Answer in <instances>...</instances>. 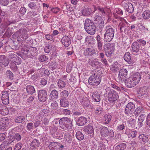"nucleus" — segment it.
Returning a JSON list of instances; mask_svg holds the SVG:
<instances>
[{
	"instance_id": "nucleus-1",
	"label": "nucleus",
	"mask_w": 150,
	"mask_h": 150,
	"mask_svg": "<svg viewBox=\"0 0 150 150\" xmlns=\"http://www.w3.org/2000/svg\"><path fill=\"white\" fill-rule=\"evenodd\" d=\"M92 75L88 79L89 83L93 86H97L101 82L102 72L100 70L94 69L92 71Z\"/></svg>"
},
{
	"instance_id": "nucleus-2",
	"label": "nucleus",
	"mask_w": 150,
	"mask_h": 150,
	"mask_svg": "<svg viewBox=\"0 0 150 150\" xmlns=\"http://www.w3.org/2000/svg\"><path fill=\"white\" fill-rule=\"evenodd\" d=\"M84 28L88 33L91 35H94L96 30L95 25L91 20L88 18L86 20Z\"/></svg>"
},
{
	"instance_id": "nucleus-3",
	"label": "nucleus",
	"mask_w": 150,
	"mask_h": 150,
	"mask_svg": "<svg viewBox=\"0 0 150 150\" xmlns=\"http://www.w3.org/2000/svg\"><path fill=\"white\" fill-rule=\"evenodd\" d=\"M105 90L107 93L108 100L110 103H114L118 98V94L114 90L108 87Z\"/></svg>"
},
{
	"instance_id": "nucleus-4",
	"label": "nucleus",
	"mask_w": 150,
	"mask_h": 150,
	"mask_svg": "<svg viewBox=\"0 0 150 150\" xmlns=\"http://www.w3.org/2000/svg\"><path fill=\"white\" fill-rule=\"evenodd\" d=\"M59 122L60 127L64 129H71L72 127L71 121L67 117L61 118L59 120Z\"/></svg>"
},
{
	"instance_id": "nucleus-5",
	"label": "nucleus",
	"mask_w": 150,
	"mask_h": 150,
	"mask_svg": "<svg viewBox=\"0 0 150 150\" xmlns=\"http://www.w3.org/2000/svg\"><path fill=\"white\" fill-rule=\"evenodd\" d=\"M115 30L111 26L106 27V30L104 35V41L110 42L113 39L114 36Z\"/></svg>"
},
{
	"instance_id": "nucleus-6",
	"label": "nucleus",
	"mask_w": 150,
	"mask_h": 150,
	"mask_svg": "<svg viewBox=\"0 0 150 150\" xmlns=\"http://www.w3.org/2000/svg\"><path fill=\"white\" fill-rule=\"evenodd\" d=\"M15 35L18 36L17 40L18 41H25L28 37L26 30L24 29H19L15 33Z\"/></svg>"
},
{
	"instance_id": "nucleus-7",
	"label": "nucleus",
	"mask_w": 150,
	"mask_h": 150,
	"mask_svg": "<svg viewBox=\"0 0 150 150\" xmlns=\"http://www.w3.org/2000/svg\"><path fill=\"white\" fill-rule=\"evenodd\" d=\"M104 48L106 56L108 57L111 56L114 50V46L109 43L107 44L104 45Z\"/></svg>"
},
{
	"instance_id": "nucleus-8",
	"label": "nucleus",
	"mask_w": 150,
	"mask_h": 150,
	"mask_svg": "<svg viewBox=\"0 0 150 150\" xmlns=\"http://www.w3.org/2000/svg\"><path fill=\"white\" fill-rule=\"evenodd\" d=\"M128 71L125 69H120L119 73L117 79L119 81H125L128 77Z\"/></svg>"
},
{
	"instance_id": "nucleus-9",
	"label": "nucleus",
	"mask_w": 150,
	"mask_h": 150,
	"mask_svg": "<svg viewBox=\"0 0 150 150\" xmlns=\"http://www.w3.org/2000/svg\"><path fill=\"white\" fill-rule=\"evenodd\" d=\"M38 99L41 102L45 101L47 97V91L44 89L38 91Z\"/></svg>"
},
{
	"instance_id": "nucleus-10",
	"label": "nucleus",
	"mask_w": 150,
	"mask_h": 150,
	"mask_svg": "<svg viewBox=\"0 0 150 150\" xmlns=\"http://www.w3.org/2000/svg\"><path fill=\"white\" fill-rule=\"evenodd\" d=\"M135 108L134 104L132 102L129 103L126 105L125 110V113L127 115L132 114V111Z\"/></svg>"
},
{
	"instance_id": "nucleus-11",
	"label": "nucleus",
	"mask_w": 150,
	"mask_h": 150,
	"mask_svg": "<svg viewBox=\"0 0 150 150\" xmlns=\"http://www.w3.org/2000/svg\"><path fill=\"white\" fill-rule=\"evenodd\" d=\"M49 147L51 150H61L64 146L58 142H51Z\"/></svg>"
},
{
	"instance_id": "nucleus-12",
	"label": "nucleus",
	"mask_w": 150,
	"mask_h": 150,
	"mask_svg": "<svg viewBox=\"0 0 150 150\" xmlns=\"http://www.w3.org/2000/svg\"><path fill=\"white\" fill-rule=\"evenodd\" d=\"M9 91H3L2 92L1 100L3 103L6 105L9 103Z\"/></svg>"
},
{
	"instance_id": "nucleus-13",
	"label": "nucleus",
	"mask_w": 150,
	"mask_h": 150,
	"mask_svg": "<svg viewBox=\"0 0 150 150\" xmlns=\"http://www.w3.org/2000/svg\"><path fill=\"white\" fill-rule=\"evenodd\" d=\"M132 52L138 55L141 54L139 44L137 42H134L132 43Z\"/></svg>"
},
{
	"instance_id": "nucleus-14",
	"label": "nucleus",
	"mask_w": 150,
	"mask_h": 150,
	"mask_svg": "<svg viewBox=\"0 0 150 150\" xmlns=\"http://www.w3.org/2000/svg\"><path fill=\"white\" fill-rule=\"evenodd\" d=\"M137 94L139 97H142V98L146 97L147 94V92L145 88L141 87L138 89Z\"/></svg>"
},
{
	"instance_id": "nucleus-15",
	"label": "nucleus",
	"mask_w": 150,
	"mask_h": 150,
	"mask_svg": "<svg viewBox=\"0 0 150 150\" xmlns=\"http://www.w3.org/2000/svg\"><path fill=\"white\" fill-rule=\"evenodd\" d=\"M9 63V59L4 55H0V63L4 67L8 66Z\"/></svg>"
},
{
	"instance_id": "nucleus-16",
	"label": "nucleus",
	"mask_w": 150,
	"mask_h": 150,
	"mask_svg": "<svg viewBox=\"0 0 150 150\" xmlns=\"http://www.w3.org/2000/svg\"><path fill=\"white\" fill-rule=\"evenodd\" d=\"M123 81L125 82V85L128 88H132L136 85L131 77L126 79L125 81Z\"/></svg>"
},
{
	"instance_id": "nucleus-17",
	"label": "nucleus",
	"mask_w": 150,
	"mask_h": 150,
	"mask_svg": "<svg viewBox=\"0 0 150 150\" xmlns=\"http://www.w3.org/2000/svg\"><path fill=\"white\" fill-rule=\"evenodd\" d=\"M127 23L125 19H122L118 26L121 32H125L127 27Z\"/></svg>"
},
{
	"instance_id": "nucleus-18",
	"label": "nucleus",
	"mask_w": 150,
	"mask_h": 150,
	"mask_svg": "<svg viewBox=\"0 0 150 150\" xmlns=\"http://www.w3.org/2000/svg\"><path fill=\"white\" fill-rule=\"evenodd\" d=\"M95 50L92 48H86L84 51V54L85 56H92L95 55Z\"/></svg>"
},
{
	"instance_id": "nucleus-19",
	"label": "nucleus",
	"mask_w": 150,
	"mask_h": 150,
	"mask_svg": "<svg viewBox=\"0 0 150 150\" xmlns=\"http://www.w3.org/2000/svg\"><path fill=\"white\" fill-rule=\"evenodd\" d=\"M61 42L65 47H68L71 43L70 40L67 36H64L61 39Z\"/></svg>"
},
{
	"instance_id": "nucleus-20",
	"label": "nucleus",
	"mask_w": 150,
	"mask_h": 150,
	"mask_svg": "<svg viewBox=\"0 0 150 150\" xmlns=\"http://www.w3.org/2000/svg\"><path fill=\"white\" fill-rule=\"evenodd\" d=\"M99 129L101 135L103 137H106L108 136L109 130L107 127L101 126L100 127Z\"/></svg>"
},
{
	"instance_id": "nucleus-21",
	"label": "nucleus",
	"mask_w": 150,
	"mask_h": 150,
	"mask_svg": "<svg viewBox=\"0 0 150 150\" xmlns=\"http://www.w3.org/2000/svg\"><path fill=\"white\" fill-rule=\"evenodd\" d=\"M8 122L9 120L7 118H3L2 122L0 124V130L2 131L6 129L8 127Z\"/></svg>"
},
{
	"instance_id": "nucleus-22",
	"label": "nucleus",
	"mask_w": 150,
	"mask_h": 150,
	"mask_svg": "<svg viewBox=\"0 0 150 150\" xmlns=\"http://www.w3.org/2000/svg\"><path fill=\"white\" fill-rule=\"evenodd\" d=\"M87 120L86 118L83 116L79 117L76 121V124L79 126L85 125L87 123Z\"/></svg>"
},
{
	"instance_id": "nucleus-23",
	"label": "nucleus",
	"mask_w": 150,
	"mask_h": 150,
	"mask_svg": "<svg viewBox=\"0 0 150 150\" xmlns=\"http://www.w3.org/2000/svg\"><path fill=\"white\" fill-rule=\"evenodd\" d=\"M80 103L84 107H88L90 104V102L86 97L81 96L80 98Z\"/></svg>"
},
{
	"instance_id": "nucleus-24",
	"label": "nucleus",
	"mask_w": 150,
	"mask_h": 150,
	"mask_svg": "<svg viewBox=\"0 0 150 150\" xmlns=\"http://www.w3.org/2000/svg\"><path fill=\"white\" fill-rule=\"evenodd\" d=\"M101 95L98 92H94L92 94V99L96 102H99L100 100Z\"/></svg>"
},
{
	"instance_id": "nucleus-25",
	"label": "nucleus",
	"mask_w": 150,
	"mask_h": 150,
	"mask_svg": "<svg viewBox=\"0 0 150 150\" xmlns=\"http://www.w3.org/2000/svg\"><path fill=\"white\" fill-rule=\"evenodd\" d=\"M83 130L85 133L88 134L94 133V131L93 126L89 125L85 126Z\"/></svg>"
},
{
	"instance_id": "nucleus-26",
	"label": "nucleus",
	"mask_w": 150,
	"mask_h": 150,
	"mask_svg": "<svg viewBox=\"0 0 150 150\" xmlns=\"http://www.w3.org/2000/svg\"><path fill=\"white\" fill-rule=\"evenodd\" d=\"M116 145L115 144L114 146L115 150H125L127 146L126 144L125 143H120Z\"/></svg>"
},
{
	"instance_id": "nucleus-27",
	"label": "nucleus",
	"mask_w": 150,
	"mask_h": 150,
	"mask_svg": "<svg viewBox=\"0 0 150 150\" xmlns=\"http://www.w3.org/2000/svg\"><path fill=\"white\" fill-rule=\"evenodd\" d=\"M8 145L10 144H13L16 142L15 140L14 137L13 135L8 136L6 138V140L5 141Z\"/></svg>"
},
{
	"instance_id": "nucleus-28",
	"label": "nucleus",
	"mask_w": 150,
	"mask_h": 150,
	"mask_svg": "<svg viewBox=\"0 0 150 150\" xmlns=\"http://www.w3.org/2000/svg\"><path fill=\"white\" fill-rule=\"evenodd\" d=\"M69 105V102L67 99L61 98L60 101V105L62 107L67 108Z\"/></svg>"
},
{
	"instance_id": "nucleus-29",
	"label": "nucleus",
	"mask_w": 150,
	"mask_h": 150,
	"mask_svg": "<svg viewBox=\"0 0 150 150\" xmlns=\"http://www.w3.org/2000/svg\"><path fill=\"white\" fill-rule=\"evenodd\" d=\"M126 10L129 13H132L134 12V8L133 5L130 3H127L125 4V6Z\"/></svg>"
},
{
	"instance_id": "nucleus-30",
	"label": "nucleus",
	"mask_w": 150,
	"mask_h": 150,
	"mask_svg": "<svg viewBox=\"0 0 150 150\" xmlns=\"http://www.w3.org/2000/svg\"><path fill=\"white\" fill-rule=\"evenodd\" d=\"M26 90L27 92L29 94L32 95L35 92L34 87L31 85H28L26 86Z\"/></svg>"
},
{
	"instance_id": "nucleus-31",
	"label": "nucleus",
	"mask_w": 150,
	"mask_h": 150,
	"mask_svg": "<svg viewBox=\"0 0 150 150\" xmlns=\"http://www.w3.org/2000/svg\"><path fill=\"white\" fill-rule=\"evenodd\" d=\"M132 77L136 85L138 83L141 78L140 75L138 73L134 75Z\"/></svg>"
},
{
	"instance_id": "nucleus-32",
	"label": "nucleus",
	"mask_w": 150,
	"mask_h": 150,
	"mask_svg": "<svg viewBox=\"0 0 150 150\" xmlns=\"http://www.w3.org/2000/svg\"><path fill=\"white\" fill-rule=\"evenodd\" d=\"M124 58L125 60L129 64H131L132 63V59H131V55L129 52L125 53L124 56Z\"/></svg>"
},
{
	"instance_id": "nucleus-33",
	"label": "nucleus",
	"mask_w": 150,
	"mask_h": 150,
	"mask_svg": "<svg viewBox=\"0 0 150 150\" xmlns=\"http://www.w3.org/2000/svg\"><path fill=\"white\" fill-rule=\"evenodd\" d=\"M120 67V64L117 62H115L111 66L112 70L114 71H116L118 70Z\"/></svg>"
},
{
	"instance_id": "nucleus-34",
	"label": "nucleus",
	"mask_w": 150,
	"mask_h": 150,
	"mask_svg": "<svg viewBox=\"0 0 150 150\" xmlns=\"http://www.w3.org/2000/svg\"><path fill=\"white\" fill-rule=\"evenodd\" d=\"M58 96V92L57 91L54 89L52 91L50 94L49 97L51 99L53 100L55 98H57Z\"/></svg>"
},
{
	"instance_id": "nucleus-35",
	"label": "nucleus",
	"mask_w": 150,
	"mask_h": 150,
	"mask_svg": "<svg viewBox=\"0 0 150 150\" xmlns=\"http://www.w3.org/2000/svg\"><path fill=\"white\" fill-rule=\"evenodd\" d=\"M25 120V117L23 116L16 117L14 119V122L16 123H21Z\"/></svg>"
},
{
	"instance_id": "nucleus-36",
	"label": "nucleus",
	"mask_w": 150,
	"mask_h": 150,
	"mask_svg": "<svg viewBox=\"0 0 150 150\" xmlns=\"http://www.w3.org/2000/svg\"><path fill=\"white\" fill-rule=\"evenodd\" d=\"M143 18L145 20H148L150 18V11L146 10L143 12L142 13Z\"/></svg>"
},
{
	"instance_id": "nucleus-37",
	"label": "nucleus",
	"mask_w": 150,
	"mask_h": 150,
	"mask_svg": "<svg viewBox=\"0 0 150 150\" xmlns=\"http://www.w3.org/2000/svg\"><path fill=\"white\" fill-rule=\"evenodd\" d=\"M139 138L141 142L144 144L148 142L149 140L148 138L144 134H140Z\"/></svg>"
},
{
	"instance_id": "nucleus-38",
	"label": "nucleus",
	"mask_w": 150,
	"mask_h": 150,
	"mask_svg": "<svg viewBox=\"0 0 150 150\" xmlns=\"http://www.w3.org/2000/svg\"><path fill=\"white\" fill-rule=\"evenodd\" d=\"M30 56H34L37 55L38 54V50L36 47H31L30 48Z\"/></svg>"
},
{
	"instance_id": "nucleus-39",
	"label": "nucleus",
	"mask_w": 150,
	"mask_h": 150,
	"mask_svg": "<svg viewBox=\"0 0 150 150\" xmlns=\"http://www.w3.org/2000/svg\"><path fill=\"white\" fill-rule=\"evenodd\" d=\"M98 13L99 15L104 16L106 14L105 12L106 8H105L98 6Z\"/></svg>"
},
{
	"instance_id": "nucleus-40",
	"label": "nucleus",
	"mask_w": 150,
	"mask_h": 150,
	"mask_svg": "<svg viewBox=\"0 0 150 150\" xmlns=\"http://www.w3.org/2000/svg\"><path fill=\"white\" fill-rule=\"evenodd\" d=\"M61 98L67 99L69 93L68 91L66 90H64L62 91L60 94Z\"/></svg>"
},
{
	"instance_id": "nucleus-41",
	"label": "nucleus",
	"mask_w": 150,
	"mask_h": 150,
	"mask_svg": "<svg viewBox=\"0 0 150 150\" xmlns=\"http://www.w3.org/2000/svg\"><path fill=\"white\" fill-rule=\"evenodd\" d=\"M99 57L101 59V62L106 65L108 64V62L106 59L105 58L104 54L103 53H100L99 54Z\"/></svg>"
},
{
	"instance_id": "nucleus-42",
	"label": "nucleus",
	"mask_w": 150,
	"mask_h": 150,
	"mask_svg": "<svg viewBox=\"0 0 150 150\" xmlns=\"http://www.w3.org/2000/svg\"><path fill=\"white\" fill-rule=\"evenodd\" d=\"M40 144V142L39 141L36 139H33L32 142L30 146L31 147L35 148H36L39 146Z\"/></svg>"
},
{
	"instance_id": "nucleus-43",
	"label": "nucleus",
	"mask_w": 150,
	"mask_h": 150,
	"mask_svg": "<svg viewBox=\"0 0 150 150\" xmlns=\"http://www.w3.org/2000/svg\"><path fill=\"white\" fill-rule=\"evenodd\" d=\"M76 138L79 140H82L84 138V136L83 134L80 131H78L76 134Z\"/></svg>"
},
{
	"instance_id": "nucleus-44",
	"label": "nucleus",
	"mask_w": 150,
	"mask_h": 150,
	"mask_svg": "<svg viewBox=\"0 0 150 150\" xmlns=\"http://www.w3.org/2000/svg\"><path fill=\"white\" fill-rule=\"evenodd\" d=\"M11 61L15 65L16 64L19 65L20 64L21 62V59L18 57L17 55L13 59L11 60Z\"/></svg>"
},
{
	"instance_id": "nucleus-45",
	"label": "nucleus",
	"mask_w": 150,
	"mask_h": 150,
	"mask_svg": "<svg viewBox=\"0 0 150 150\" xmlns=\"http://www.w3.org/2000/svg\"><path fill=\"white\" fill-rule=\"evenodd\" d=\"M58 87L59 89H62L65 87L66 83L61 79L59 80L57 83Z\"/></svg>"
},
{
	"instance_id": "nucleus-46",
	"label": "nucleus",
	"mask_w": 150,
	"mask_h": 150,
	"mask_svg": "<svg viewBox=\"0 0 150 150\" xmlns=\"http://www.w3.org/2000/svg\"><path fill=\"white\" fill-rule=\"evenodd\" d=\"M92 12V10L91 8H85L83 9L82 11V13L84 16H88L90 15Z\"/></svg>"
},
{
	"instance_id": "nucleus-47",
	"label": "nucleus",
	"mask_w": 150,
	"mask_h": 150,
	"mask_svg": "<svg viewBox=\"0 0 150 150\" xmlns=\"http://www.w3.org/2000/svg\"><path fill=\"white\" fill-rule=\"evenodd\" d=\"M112 116L109 114H106L104 116L105 124H108L111 120Z\"/></svg>"
},
{
	"instance_id": "nucleus-48",
	"label": "nucleus",
	"mask_w": 150,
	"mask_h": 150,
	"mask_svg": "<svg viewBox=\"0 0 150 150\" xmlns=\"http://www.w3.org/2000/svg\"><path fill=\"white\" fill-rule=\"evenodd\" d=\"M64 137L65 141L69 143H71V142L72 137L68 133H66L64 136Z\"/></svg>"
},
{
	"instance_id": "nucleus-49",
	"label": "nucleus",
	"mask_w": 150,
	"mask_h": 150,
	"mask_svg": "<svg viewBox=\"0 0 150 150\" xmlns=\"http://www.w3.org/2000/svg\"><path fill=\"white\" fill-rule=\"evenodd\" d=\"M125 133L127 134L129 138H135L136 137L137 132L136 131H130L128 133L125 132Z\"/></svg>"
},
{
	"instance_id": "nucleus-50",
	"label": "nucleus",
	"mask_w": 150,
	"mask_h": 150,
	"mask_svg": "<svg viewBox=\"0 0 150 150\" xmlns=\"http://www.w3.org/2000/svg\"><path fill=\"white\" fill-rule=\"evenodd\" d=\"M54 136L57 139H60L63 138V135L62 132L58 130L56 132V134H54Z\"/></svg>"
},
{
	"instance_id": "nucleus-51",
	"label": "nucleus",
	"mask_w": 150,
	"mask_h": 150,
	"mask_svg": "<svg viewBox=\"0 0 150 150\" xmlns=\"http://www.w3.org/2000/svg\"><path fill=\"white\" fill-rule=\"evenodd\" d=\"M9 145L4 141L0 145V150H6Z\"/></svg>"
},
{
	"instance_id": "nucleus-52",
	"label": "nucleus",
	"mask_w": 150,
	"mask_h": 150,
	"mask_svg": "<svg viewBox=\"0 0 150 150\" xmlns=\"http://www.w3.org/2000/svg\"><path fill=\"white\" fill-rule=\"evenodd\" d=\"M143 109L142 107H138L135 109L133 112V114L135 116H137L141 112Z\"/></svg>"
},
{
	"instance_id": "nucleus-53",
	"label": "nucleus",
	"mask_w": 150,
	"mask_h": 150,
	"mask_svg": "<svg viewBox=\"0 0 150 150\" xmlns=\"http://www.w3.org/2000/svg\"><path fill=\"white\" fill-rule=\"evenodd\" d=\"M8 113V109L6 107H3L0 108V113L5 115Z\"/></svg>"
},
{
	"instance_id": "nucleus-54",
	"label": "nucleus",
	"mask_w": 150,
	"mask_h": 150,
	"mask_svg": "<svg viewBox=\"0 0 150 150\" xmlns=\"http://www.w3.org/2000/svg\"><path fill=\"white\" fill-rule=\"evenodd\" d=\"M28 6L31 9H35L37 6L36 3L35 2H30L28 4Z\"/></svg>"
},
{
	"instance_id": "nucleus-55",
	"label": "nucleus",
	"mask_w": 150,
	"mask_h": 150,
	"mask_svg": "<svg viewBox=\"0 0 150 150\" xmlns=\"http://www.w3.org/2000/svg\"><path fill=\"white\" fill-rule=\"evenodd\" d=\"M100 63H101L98 61L95 60H92L90 62L91 65L94 67H98Z\"/></svg>"
},
{
	"instance_id": "nucleus-56",
	"label": "nucleus",
	"mask_w": 150,
	"mask_h": 150,
	"mask_svg": "<svg viewBox=\"0 0 150 150\" xmlns=\"http://www.w3.org/2000/svg\"><path fill=\"white\" fill-rule=\"evenodd\" d=\"M94 20L96 22V24L100 22L101 21H103L102 18L101 17L100 15H96L94 16Z\"/></svg>"
},
{
	"instance_id": "nucleus-57",
	"label": "nucleus",
	"mask_w": 150,
	"mask_h": 150,
	"mask_svg": "<svg viewBox=\"0 0 150 150\" xmlns=\"http://www.w3.org/2000/svg\"><path fill=\"white\" fill-rule=\"evenodd\" d=\"M13 136L14 137L15 140L16 142V141L18 142L20 141L22 137L21 135L18 133L16 134Z\"/></svg>"
},
{
	"instance_id": "nucleus-58",
	"label": "nucleus",
	"mask_w": 150,
	"mask_h": 150,
	"mask_svg": "<svg viewBox=\"0 0 150 150\" xmlns=\"http://www.w3.org/2000/svg\"><path fill=\"white\" fill-rule=\"evenodd\" d=\"M57 129L58 128L57 127L54 126L51 127V128L50 130V132L53 135V136H54V134H56V132H57Z\"/></svg>"
},
{
	"instance_id": "nucleus-59",
	"label": "nucleus",
	"mask_w": 150,
	"mask_h": 150,
	"mask_svg": "<svg viewBox=\"0 0 150 150\" xmlns=\"http://www.w3.org/2000/svg\"><path fill=\"white\" fill-rule=\"evenodd\" d=\"M103 112V110L101 108L99 107L96 108L95 111V113L96 114L99 115L102 114Z\"/></svg>"
},
{
	"instance_id": "nucleus-60",
	"label": "nucleus",
	"mask_w": 150,
	"mask_h": 150,
	"mask_svg": "<svg viewBox=\"0 0 150 150\" xmlns=\"http://www.w3.org/2000/svg\"><path fill=\"white\" fill-rule=\"evenodd\" d=\"M39 60L42 62H43L48 59L47 57L44 55H41L38 58Z\"/></svg>"
},
{
	"instance_id": "nucleus-61",
	"label": "nucleus",
	"mask_w": 150,
	"mask_h": 150,
	"mask_svg": "<svg viewBox=\"0 0 150 150\" xmlns=\"http://www.w3.org/2000/svg\"><path fill=\"white\" fill-rule=\"evenodd\" d=\"M23 144L21 142L18 143L15 146L14 150H21Z\"/></svg>"
},
{
	"instance_id": "nucleus-62",
	"label": "nucleus",
	"mask_w": 150,
	"mask_h": 150,
	"mask_svg": "<svg viewBox=\"0 0 150 150\" xmlns=\"http://www.w3.org/2000/svg\"><path fill=\"white\" fill-rule=\"evenodd\" d=\"M51 107L52 109L56 110L58 108V104L57 101H54L51 104Z\"/></svg>"
},
{
	"instance_id": "nucleus-63",
	"label": "nucleus",
	"mask_w": 150,
	"mask_h": 150,
	"mask_svg": "<svg viewBox=\"0 0 150 150\" xmlns=\"http://www.w3.org/2000/svg\"><path fill=\"white\" fill-rule=\"evenodd\" d=\"M109 136L110 137L109 138H108V139H109L110 140H112L113 139V138L114 137V132L113 131V130L112 129L110 130L109 131Z\"/></svg>"
},
{
	"instance_id": "nucleus-64",
	"label": "nucleus",
	"mask_w": 150,
	"mask_h": 150,
	"mask_svg": "<svg viewBox=\"0 0 150 150\" xmlns=\"http://www.w3.org/2000/svg\"><path fill=\"white\" fill-rule=\"evenodd\" d=\"M40 74L38 73H35L33 74L31 77V78L32 79L35 80L38 78H40Z\"/></svg>"
}]
</instances>
